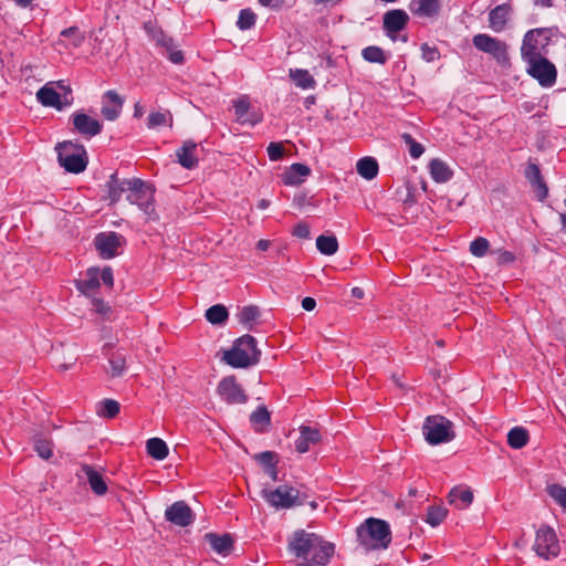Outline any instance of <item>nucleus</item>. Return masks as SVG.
<instances>
[{
    "label": "nucleus",
    "instance_id": "f3484780",
    "mask_svg": "<svg viewBox=\"0 0 566 566\" xmlns=\"http://www.w3.org/2000/svg\"><path fill=\"white\" fill-rule=\"evenodd\" d=\"M511 15V7L509 4H500L489 13V23L492 31L500 33L505 31Z\"/></svg>",
    "mask_w": 566,
    "mask_h": 566
},
{
    "label": "nucleus",
    "instance_id": "e433bc0d",
    "mask_svg": "<svg viewBox=\"0 0 566 566\" xmlns=\"http://www.w3.org/2000/svg\"><path fill=\"white\" fill-rule=\"evenodd\" d=\"M316 248L322 254L333 255L337 252L338 242L334 235H319L316 239Z\"/></svg>",
    "mask_w": 566,
    "mask_h": 566
},
{
    "label": "nucleus",
    "instance_id": "cd10ccee",
    "mask_svg": "<svg viewBox=\"0 0 566 566\" xmlns=\"http://www.w3.org/2000/svg\"><path fill=\"white\" fill-rule=\"evenodd\" d=\"M311 169L304 164H293L286 172L283 175V181L285 185L295 186L303 182V179L308 176Z\"/></svg>",
    "mask_w": 566,
    "mask_h": 566
},
{
    "label": "nucleus",
    "instance_id": "423d86ee",
    "mask_svg": "<svg viewBox=\"0 0 566 566\" xmlns=\"http://www.w3.org/2000/svg\"><path fill=\"white\" fill-rule=\"evenodd\" d=\"M426 441L431 444H441L453 440V423L442 416H429L422 426Z\"/></svg>",
    "mask_w": 566,
    "mask_h": 566
},
{
    "label": "nucleus",
    "instance_id": "f8f14e48",
    "mask_svg": "<svg viewBox=\"0 0 566 566\" xmlns=\"http://www.w3.org/2000/svg\"><path fill=\"white\" fill-rule=\"evenodd\" d=\"M72 123L74 129L80 135L91 138L98 135L102 132V123L90 116L88 114L78 111L72 114Z\"/></svg>",
    "mask_w": 566,
    "mask_h": 566
},
{
    "label": "nucleus",
    "instance_id": "c85d7f7f",
    "mask_svg": "<svg viewBox=\"0 0 566 566\" xmlns=\"http://www.w3.org/2000/svg\"><path fill=\"white\" fill-rule=\"evenodd\" d=\"M82 471L85 474L91 489L97 495H103L107 491V485L101 473L95 471L91 465L84 464Z\"/></svg>",
    "mask_w": 566,
    "mask_h": 566
},
{
    "label": "nucleus",
    "instance_id": "13d9d810",
    "mask_svg": "<svg viewBox=\"0 0 566 566\" xmlns=\"http://www.w3.org/2000/svg\"><path fill=\"white\" fill-rule=\"evenodd\" d=\"M103 281V283L107 286H112L114 279H113V272L111 268H104L102 271H99V281Z\"/></svg>",
    "mask_w": 566,
    "mask_h": 566
},
{
    "label": "nucleus",
    "instance_id": "2eb2a0df",
    "mask_svg": "<svg viewBox=\"0 0 566 566\" xmlns=\"http://www.w3.org/2000/svg\"><path fill=\"white\" fill-rule=\"evenodd\" d=\"M165 517L168 522L186 527L192 524L195 516L189 505L184 501H177L165 511Z\"/></svg>",
    "mask_w": 566,
    "mask_h": 566
},
{
    "label": "nucleus",
    "instance_id": "3c124183",
    "mask_svg": "<svg viewBox=\"0 0 566 566\" xmlns=\"http://www.w3.org/2000/svg\"><path fill=\"white\" fill-rule=\"evenodd\" d=\"M111 365V375L113 377L122 376L125 370V359L120 355H114L108 360Z\"/></svg>",
    "mask_w": 566,
    "mask_h": 566
},
{
    "label": "nucleus",
    "instance_id": "39448f33",
    "mask_svg": "<svg viewBox=\"0 0 566 566\" xmlns=\"http://www.w3.org/2000/svg\"><path fill=\"white\" fill-rule=\"evenodd\" d=\"M60 165L69 172H82L87 165L86 151L82 145L63 142L56 146Z\"/></svg>",
    "mask_w": 566,
    "mask_h": 566
},
{
    "label": "nucleus",
    "instance_id": "a19ab883",
    "mask_svg": "<svg viewBox=\"0 0 566 566\" xmlns=\"http://www.w3.org/2000/svg\"><path fill=\"white\" fill-rule=\"evenodd\" d=\"M119 412V403L113 399H104L98 403L97 413L105 418H114Z\"/></svg>",
    "mask_w": 566,
    "mask_h": 566
},
{
    "label": "nucleus",
    "instance_id": "603ef678",
    "mask_svg": "<svg viewBox=\"0 0 566 566\" xmlns=\"http://www.w3.org/2000/svg\"><path fill=\"white\" fill-rule=\"evenodd\" d=\"M255 460L265 469L274 467L276 462V454L272 451H264L255 455Z\"/></svg>",
    "mask_w": 566,
    "mask_h": 566
},
{
    "label": "nucleus",
    "instance_id": "58836bf2",
    "mask_svg": "<svg viewBox=\"0 0 566 566\" xmlns=\"http://www.w3.org/2000/svg\"><path fill=\"white\" fill-rule=\"evenodd\" d=\"M260 315L259 308L254 305H248L240 310L238 313V321L243 324L247 328L251 329L252 324L258 319Z\"/></svg>",
    "mask_w": 566,
    "mask_h": 566
},
{
    "label": "nucleus",
    "instance_id": "4d7b16f0",
    "mask_svg": "<svg viewBox=\"0 0 566 566\" xmlns=\"http://www.w3.org/2000/svg\"><path fill=\"white\" fill-rule=\"evenodd\" d=\"M293 234L300 239H308L310 238L308 224L305 222L297 223L293 230Z\"/></svg>",
    "mask_w": 566,
    "mask_h": 566
},
{
    "label": "nucleus",
    "instance_id": "680f3d73",
    "mask_svg": "<svg viewBox=\"0 0 566 566\" xmlns=\"http://www.w3.org/2000/svg\"><path fill=\"white\" fill-rule=\"evenodd\" d=\"M271 245V242L269 240H259L256 243V249L260 251H266Z\"/></svg>",
    "mask_w": 566,
    "mask_h": 566
},
{
    "label": "nucleus",
    "instance_id": "dca6fc26",
    "mask_svg": "<svg viewBox=\"0 0 566 566\" xmlns=\"http://www.w3.org/2000/svg\"><path fill=\"white\" fill-rule=\"evenodd\" d=\"M124 98L115 91H107L102 97L101 113L107 120H115L123 108Z\"/></svg>",
    "mask_w": 566,
    "mask_h": 566
},
{
    "label": "nucleus",
    "instance_id": "a878e982",
    "mask_svg": "<svg viewBox=\"0 0 566 566\" xmlns=\"http://www.w3.org/2000/svg\"><path fill=\"white\" fill-rule=\"evenodd\" d=\"M429 171L432 179L439 184L449 181L453 176V171L450 166L439 158L430 160Z\"/></svg>",
    "mask_w": 566,
    "mask_h": 566
},
{
    "label": "nucleus",
    "instance_id": "49530a36",
    "mask_svg": "<svg viewBox=\"0 0 566 566\" xmlns=\"http://www.w3.org/2000/svg\"><path fill=\"white\" fill-rule=\"evenodd\" d=\"M447 516V510L441 506H431L427 514V523L431 526H438Z\"/></svg>",
    "mask_w": 566,
    "mask_h": 566
},
{
    "label": "nucleus",
    "instance_id": "c03bdc74",
    "mask_svg": "<svg viewBox=\"0 0 566 566\" xmlns=\"http://www.w3.org/2000/svg\"><path fill=\"white\" fill-rule=\"evenodd\" d=\"M251 422L258 429H263L270 422V413L265 407H259L250 417Z\"/></svg>",
    "mask_w": 566,
    "mask_h": 566
},
{
    "label": "nucleus",
    "instance_id": "ea45409f",
    "mask_svg": "<svg viewBox=\"0 0 566 566\" xmlns=\"http://www.w3.org/2000/svg\"><path fill=\"white\" fill-rule=\"evenodd\" d=\"M228 315V310L221 304L213 305L206 311L207 321L213 325L224 323Z\"/></svg>",
    "mask_w": 566,
    "mask_h": 566
},
{
    "label": "nucleus",
    "instance_id": "aec40b11",
    "mask_svg": "<svg viewBox=\"0 0 566 566\" xmlns=\"http://www.w3.org/2000/svg\"><path fill=\"white\" fill-rule=\"evenodd\" d=\"M439 0H411L410 11L419 18H432L440 11Z\"/></svg>",
    "mask_w": 566,
    "mask_h": 566
},
{
    "label": "nucleus",
    "instance_id": "37998d69",
    "mask_svg": "<svg viewBox=\"0 0 566 566\" xmlns=\"http://www.w3.org/2000/svg\"><path fill=\"white\" fill-rule=\"evenodd\" d=\"M363 57L371 63H380L384 64L386 62V56L384 51L378 46H367L361 52Z\"/></svg>",
    "mask_w": 566,
    "mask_h": 566
},
{
    "label": "nucleus",
    "instance_id": "1a4fd4ad",
    "mask_svg": "<svg viewBox=\"0 0 566 566\" xmlns=\"http://www.w3.org/2000/svg\"><path fill=\"white\" fill-rule=\"evenodd\" d=\"M534 551L545 559L555 558L560 552L555 531L549 526H542L536 532Z\"/></svg>",
    "mask_w": 566,
    "mask_h": 566
},
{
    "label": "nucleus",
    "instance_id": "c9c22d12",
    "mask_svg": "<svg viewBox=\"0 0 566 566\" xmlns=\"http://www.w3.org/2000/svg\"><path fill=\"white\" fill-rule=\"evenodd\" d=\"M522 57L528 64L536 59L542 57L537 48V38H524L522 45Z\"/></svg>",
    "mask_w": 566,
    "mask_h": 566
},
{
    "label": "nucleus",
    "instance_id": "a211bd4d",
    "mask_svg": "<svg viewBox=\"0 0 566 566\" xmlns=\"http://www.w3.org/2000/svg\"><path fill=\"white\" fill-rule=\"evenodd\" d=\"M525 177L532 185L536 193V198L539 201H543L548 195V189L542 178L538 166L535 164H530L525 169Z\"/></svg>",
    "mask_w": 566,
    "mask_h": 566
},
{
    "label": "nucleus",
    "instance_id": "bb28decb",
    "mask_svg": "<svg viewBox=\"0 0 566 566\" xmlns=\"http://www.w3.org/2000/svg\"><path fill=\"white\" fill-rule=\"evenodd\" d=\"M319 432L311 427L302 426L300 428V437L295 441V448L300 453L308 451L311 444L317 443Z\"/></svg>",
    "mask_w": 566,
    "mask_h": 566
},
{
    "label": "nucleus",
    "instance_id": "393cba45",
    "mask_svg": "<svg viewBox=\"0 0 566 566\" xmlns=\"http://www.w3.org/2000/svg\"><path fill=\"white\" fill-rule=\"evenodd\" d=\"M157 46L171 63L181 64L184 62V52L177 48L172 38H157Z\"/></svg>",
    "mask_w": 566,
    "mask_h": 566
},
{
    "label": "nucleus",
    "instance_id": "0eeeda50",
    "mask_svg": "<svg viewBox=\"0 0 566 566\" xmlns=\"http://www.w3.org/2000/svg\"><path fill=\"white\" fill-rule=\"evenodd\" d=\"M263 499L273 507L290 509L303 505L306 502V495L297 489L290 485H280L274 490H262Z\"/></svg>",
    "mask_w": 566,
    "mask_h": 566
},
{
    "label": "nucleus",
    "instance_id": "09e8293b",
    "mask_svg": "<svg viewBox=\"0 0 566 566\" xmlns=\"http://www.w3.org/2000/svg\"><path fill=\"white\" fill-rule=\"evenodd\" d=\"M489 245V241L485 238H476L470 244V252L474 256L482 258L486 254Z\"/></svg>",
    "mask_w": 566,
    "mask_h": 566
},
{
    "label": "nucleus",
    "instance_id": "9b49d317",
    "mask_svg": "<svg viewBox=\"0 0 566 566\" xmlns=\"http://www.w3.org/2000/svg\"><path fill=\"white\" fill-rule=\"evenodd\" d=\"M124 238L116 232H102L94 239V244L103 259H112L119 252Z\"/></svg>",
    "mask_w": 566,
    "mask_h": 566
},
{
    "label": "nucleus",
    "instance_id": "b1692460",
    "mask_svg": "<svg viewBox=\"0 0 566 566\" xmlns=\"http://www.w3.org/2000/svg\"><path fill=\"white\" fill-rule=\"evenodd\" d=\"M408 19L403 10H390L384 15V27L388 32H399L405 28Z\"/></svg>",
    "mask_w": 566,
    "mask_h": 566
},
{
    "label": "nucleus",
    "instance_id": "774afa93",
    "mask_svg": "<svg viewBox=\"0 0 566 566\" xmlns=\"http://www.w3.org/2000/svg\"><path fill=\"white\" fill-rule=\"evenodd\" d=\"M270 202L265 199H262L260 202H259V208L260 209H266L269 207Z\"/></svg>",
    "mask_w": 566,
    "mask_h": 566
},
{
    "label": "nucleus",
    "instance_id": "20e7f679",
    "mask_svg": "<svg viewBox=\"0 0 566 566\" xmlns=\"http://www.w3.org/2000/svg\"><path fill=\"white\" fill-rule=\"evenodd\" d=\"M128 193L127 200L132 205H136L140 211L147 217L148 220H157L158 216L154 206V188L151 185L144 182L140 179L127 180Z\"/></svg>",
    "mask_w": 566,
    "mask_h": 566
},
{
    "label": "nucleus",
    "instance_id": "79ce46f5",
    "mask_svg": "<svg viewBox=\"0 0 566 566\" xmlns=\"http://www.w3.org/2000/svg\"><path fill=\"white\" fill-rule=\"evenodd\" d=\"M256 20V14L251 9H242L239 12L237 25L241 31L250 30Z\"/></svg>",
    "mask_w": 566,
    "mask_h": 566
},
{
    "label": "nucleus",
    "instance_id": "f704fd0d",
    "mask_svg": "<svg viewBox=\"0 0 566 566\" xmlns=\"http://www.w3.org/2000/svg\"><path fill=\"white\" fill-rule=\"evenodd\" d=\"M528 442V432L523 427H514L507 433V443L513 449H521Z\"/></svg>",
    "mask_w": 566,
    "mask_h": 566
},
{
    "label": "nucleus",
    "instance_id": "412c9836",
    "mask_svg": "<svg viewBox=\"0 0 566 566\" xmlns=\"http://www.w3.org/2000/svg\"><path fill=\"white\" fill-rule=\"evenodd\" d=\"M198 145L192 140H186L184 145L176 151L178 163L186 169H192L198 164L196 155Z\"/></svg>",
    "mask_w": 566,
    "mask_h": 566
},
{
    "label": "nucleus",
    "instance_id": "a18cd8bd",
    "mask_svg": "<svg viewBox=\"0 0 566 566\" xmlns=\"http://www.w3.org/2000/svg\"><path fill=\"white\" fill-rule=\"evenodd\" d=\"M547 493L554 501L566 510V488L559 484L547 486Z\"/></svg>",
    "mask_w": 566,
    "mask_h": 566
},
{
    "label": "nucleus",
    "instance_id": "052dcab7",
    "mask_svg": "<svg viewBox=\"0 0 566 566\" xmlns=\"http://www.w3.org/2000/svg\"><path fill=\"white\" fill-rule=\"evenodd\" d=\"M316 306V301L313 297H304L302 301V307L305 311H313Z\"/></svg>",
    "mask_w": 566,
    "mask_h": 566
},
{
    "label": "nucleus",
    "instance_id": "bf43d9fd",
    "mask_svg": "<svg viewBox=\"0 0 566 566\" xmlns=\"http://www.w3.org/2000/svg\"><path fill=\"white\" fill-rule=\"evenodd\" d=\"M92 304L97 313L106 314L109 310L108 305L101 298L92 297Z\"/></svg>",
    "mask_w": 566,
    "mask_h": 566
},
{
    "label": "nucleus",
    "instance_id": "864d4df0",
    "mask_svg": "<svg viewBox=\"0 0 566 566\" xmlns=\"http://www.w3.org/2000/svg\"><path fill=\"white\" fill-rule=\"evenodd\" d=\"M421 53L423 60L427 62H433L440 56L438 49L429 43H423L421 45Z\"/></svg>",
    "mask_w": 566,
    "mask_h": 566
},
{
    "label": "nucleus",
    "instance_id": "e2e57ef3",
    "mask_svg": "<svg viewBox=\"0 0 566 566\" xmlns=\"http://www.w3.org/2000/svg\"><path fill=\"white\" fill-rule=\"evenodd\" d=\"M352 295L356 298H363L364 297V291L360 287H353L352 289Z\"/></svg>",
    "mask_w": 566,
    "mask_h": 566
},
{
    "label": "nucleus",
    "instance_id": "0e129e2a",
    "mask_svg": "<svg viewBox=\"0 0 566 566\" xmlns=\"http://www.w3.org/2000/svg\"><path fill=\"white\" fill-rule=\"evenodd\" d=\"M266 473L271 476L273 481L277 480V472L274 467L265 469Z\"/></svg>",
    "mask_w": 566,
    "mask_h": 566
},
{
    "label": "nucleus",
    "instance_id": "8fccbe9b",
    "mask_svg": "<svg viewBox=\"0 0 566 566\" xmlns=\"http://www.w3.org/2000/svg\"><path fill=\"white\" fill-rule=\"evenodd\" d=\"M401 138L409 146V154L412 158H419L423 154V147L421 144L417 143L411 135L402 134Z\"/></svg>",
    "mask_w": 566,
    "mask_h": 566
},
{
    "label": "nucleus",
    "instance_id": "4be33fe9",
    "mask_svg": "<svg viewBox=\"0 0 566 566\" xmlns=\"http://www.w3.org/2000/svg\"><path fill=\"white\" fill-rule=\"evenodd\" d=\"M205 539L216 553L222 556L229 555L233 548V539L229 534L207 533Z\"/></svg>",
    "mask_w": 566,
    "mask_h": 566
},
{
    "label": "nucleus",
    "instance_id": "4468645a",
    "mask_svg": "<svg viewBox=\"0 0 566 566\" xmlns=\"http://www.w3.org/2000/svg\"><path fill=\"white\" fill-rule=\"evenodd\" d=\"M218 394L228 403H243L247 396L234 376L223 378L218 385Z\"/></svg>",
    "mask_w": 566,
    "mask_h": 566
},
{
    "label": "nucleus",
    "instance_id": "6e6d98bb",
    "mask_svg": "<svg viewBox=\"0 0 566 566\" xmlns=\"http://www.w3.org/2000/svg\"><path fill=\"white\" fill-rule=\"evenodd\" d=\"M258 1L262 7L274 10V11H280L286 4L285 0H258Z\"/></svg>",
    "mask_w": 566,
    "mask_h": 566
},
{
    "label": "nucleus",
    "instance_id": "f03ea898",
    "mask_svg": "<svg viewBox=\"0 0 566 566\" xmlns=\"http://www.w3.org/2000/svg\"><path fill=\"white\" fill-rule=\"evenodd\" d=\"M357 541L366 549H385L391 542L389 524L379 518L369 517L356 530Z\"/></svg>",
    "mask_w": 566,
    "mask_h": 566
},
{
    "label": "nucleus",
    "instance_id": "6ab92c4d",
    "mask_svg": "<svg viewBox=\"0 0 566 566\" xmlns=\"http://www.w3.org/2000/svg\"><path fill=\"white\" fill-rule=\"evenodd\" d=\"M99 284V270L96 268L88 269L84 279L75 281L77 290L88 297H93L95 295Z\"/></svg>",
    "mask_w": 566,
    "mask_h": 566
},
{
    "label": "nucleus",
    "instance_id": "9d476101",
    "mask_svg": "<svg viewBox=\"0 0 566 566\" xmlns=\"http://www.w3.org/2000/svg\"><path fill=\"white\" fill-rule=\"evenodd\" d=\"M527 73L536 78L542 86L549 87L556 81V69L544 56L527 64Z\"/></svg>",
    "mask_w": 566,
    "mask_h": 566
},
{
    "label": "nucleus",
    "instance_id": "f257e3e1",
    "mask_svg": "<svg viewBox=\"0 0 566 566\" xmlns=\"http://www.w3.org/2000/svg\"><path fill=\"white\" fill-rule=\"evenodd\" d=\"M289 549L302 558L300 566H325L333 556L335 546L315 533L298 530L292 534Z\"/></svg>",
    "mask_w": 566,
    "mask_h": 566
},
{
    "label": "nucleus",
    "instance_id": "338daca9",
    "mask_svg": "<svg viewBox=\"0 0 566 566\" xmlns=\"http://www.w3.org/2000/svg\"><path fill=\"white\" fill-rule=\"evenodd\" d=\"M560 223H562V230L566 231V212L559 214Z\"/></svg>",
    "mask_w": 566,
    "mask_h": 566
},
{
    "label": "nucleus",
    "instance_id": "6e6552de",
    "mask_svg": "<svg viewBox=\"0 0 566 566\" xmlns=\"http://www.w3.org/2000/svg\"><path fill=\"white\" fill-rule=\"evenodd\" d=\"M56 85L62 91L61 93L55 90L54 83H46L36 92V99L43 106L62 111L73 103L72 90L62 82H57Z\"/></svg>",
    "mask_w": 566,
    "mask_h": 566
},
{
    "label": "nucleus",
    "instance_id": "c756f323",
    "mask_svg": "<svg viewBox=\"0 0 566 566\" xmlns=\"http://www.w3.org/2000/svg\"><path fill=\"white\" fill-rule=\"evenodd\" d=\"M127 180L128 179L119 180L116 174L111 175L106 186L108 199L112 203L117 202L123 192H128Z\"/></svg>",
    "mask_w": 566,
    "mask_h": 566
},
{
    "label": "nucleus",
    "instance_id": "2f4dec72",
    "mask_svg": "<svg viewBox=\"0 0 566 566\" xmlns=\"http://www.w3.org/2000/svg\"><path fill=\"white\" fill-rule=\"evenodd\" d=\"M356 169L363 178L371 180L378 174V163L373 157H364L357 161Z\"/></svg>",
    "mask_w": 566,
    "mask_h": 566
},
{
    "label": "nucleus",
    "instance_id": "de8ad7c7",
    "mask_svg": "<svg viewBox=\"0 0 566 566\" xmlns=\"http://www.w3.org/2000/svg\"><path fill=\"white\" fill-rule=\"evenodd\" d=\"M34 448L39 457L42 459L48 460L52 457L51 442L40 436L34 438Z\"/></svg>",
    "mask_w": 566,
    "mask_h": 566
},
{
    "label": "nucleus",
    "instance_id": "72a5a7b5",
    "mask_svg": "<svg viewBox=\"0 0 566 566\" xmlns=\"http://www.w3.org/2000/svg\"><path fill=\"white\" fill-rule=\"evenodd\" d=\"M148 454L156 460H164L168 455V447L160 438H150L146 442Z\"/></svg>",
    "mask_w": 566,
    "mask_h": 566
},
{
    "label": "nucleus",
    "instance_id": "69168bd1",
    "mask_svg": "<svg viewBox=\"0 0 566 566\" xmlns=\"http://www.w3.org/2000/svg\"><path fill=\"white\" fill-rule=\"evenodd\" d=\"M33 0H15L17 4L22 7V8H27L28 6L31 4Z\"/></svg>",
    "mask_w": 566,
    "mask_h": 566
},
{
    "label": "nucleus",
    "instance_id": "5701e85b",
    "mask_svg": "<svg viewBox=\"0 0 566 566\" xmlns=\"http://www.w3.org/2000/svg\"><path fill=\"white\" fill-rule=\"evenodd\" d=\"M449 503L457 509H467L473 501V493L468 486H454L448 494Z\"/></svg>",
    "mask_w": 566,
    "mask_h": 566
},
{
    "label": "nucleus",
    "instance_id": "473e14b6",
    "mask_svg": "<svg viewBox=\"0 0 566 566\" xmlns=\"http://www.w3.org/2000/svg\"><path fill=\"white\" fill-rule=\"evenodd\" d=\"M290 76L295 83V85L300 88L311 90L314 88L316 85L314 77L308 73L307 70L291 69Z\"/></svg>",
    "mask_w": 566,
    "mask_h": 566
},
{
    "label": "nucleus",
    "instance_id": "ddd939ff",
    "mask_svg": "<svg viewBox=\"0 0 566 566\" xmlns=\"http://www.w3.org/2000/svg\"><path fill=\"white\" fill-rule=\"evenodd\" d=\"M476 49L491 54L501 64L509 62L507 46L497 38H473Z\"/></svg>",
    "mask_w": 566,
    "mask_h": 566
},
{
    "label": "nucleus",
    "instance_id": "5fc2aeb1",
    "mask_svg": "<svg viewBox=\"0 0 566 566\" xmlns=\"http://www.w3.org/2000/svg\"><path fill=\"white\" fill-rule=\"evenodd\" d=\"M268 155L269 158L273 161H276L283 156V147L279 143H270L268 146Z\"/></svg>",
    "mask_w": 566,
    "mask_h": 566
},
{
    "label": "nucleus",
    "instance_id": "7c9ffc66",
    "mask_svg": "<svg viewBox=\"0 0 566 566\" xmlns=\"http://www.w3.org/2000/svg\"><path fill=\"white\" fill-rule=\"evenodd\" d=\"M237 120L241 124H256L260 118L256 115L249 116L250 104L247 98H240L233 102Z\"/></svg>",
    "mask_w": 566,
    "mask_h": 566
},
{
    "label": "nucleus",
    "instance_id": "7ed1b4c3",
    "mask_svg": "<svg viewBox=\"0 0 566 566\" xmlns=\"http://www.w3.org/2000/svg\"><path fill=\"white\" fill-rule=\"evenodd\" d=\"M261 350L251 335L238 338L232 347L223 352L222 360L233 368H248L259 363Z\"/></svg>",
    "mask_w": 566,
    "mask_h": 566
},
{
    "label": "nucleus",
    "instance_id": "4c0bfd02",
    "mask_svg": "<svg viewBox=\"0 0 566 566\" xmlns=\"http://www.w3.org/2000/svg\"><path fill=\"white\" fill-rule=\"evenodd\" d=\"M164 125H168V126L172 125V115L169 111L153 112L149 114L148 120H147V127L149 129H155V128H157L159 126H164Z\"/></svg>",
    "mask_w": 566,
    "mask_h": 566
}]
</instances>
